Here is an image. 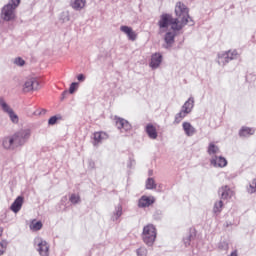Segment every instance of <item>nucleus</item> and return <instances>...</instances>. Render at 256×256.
I'll return each instance as SVG.
<instances>
[{
	"label": "nucleus",
	"mask_w": 256,
	"mask_h": 256,
	"mask_svg": "<svg viewBox=\"0 0 256 256\" xmlns=\"http://www.w3.org/2000/svg\"><path fill=\"white\" fill-rule=\"evenodd\" d=\"M177 18L171 16V29L172 31H182L185 25L189 23V8L182 2H178L175 8Z\"/></svg>",
	"instance_id": "nucleus-1"
},
{
	"label": "nucleus",
	"mask_w": 256,
	"mask_h": 256,
	"mask_svg": "<svg viewBox=\"0 0 256 256\" xmlns=\"http://www.w3.org/2000/svg\"><path fill=\"white\" fill-rule=\"evenodd\" d=\"M21 0H11L2 8L1 17L3 21H14L16 19L15 9L20 5Z\"/></svg>",
	"instance_id": "nucleus-2"
},
{
	"label": "nucleus",
	"mask_w": 256,
	"mask_h": 256,
	"mask_svg": "<svg viewBox=\"0 0 256 256\" xmlns=\"http://www.w3.org/2000/svg\"><path fill=\"white\" fill-rule=\"evenodd\" d=\"M144 243L151 247L153 246L156 237H157V232H156V228L153 224H149L147 226L144 227L143 229V234H142Z\"/></svg>",
	"instance_id": "nucleus-3"
},
{
	"label": "nucleus",
	"mask_w": 256,
	"mask_h": 256,
	"mask_svg": "<svg viewBox=\"0 0 256 256\" xmlns=\"http://www.w3.org/2000/svg\"><path fill=\"white\" fill-rule=\"evenodd\" d=\"M31 136L30 129H22L12 135V140L16 148L23 146Z\"/></svg>",
	"instance_id": "nucleus-4"
},
{
	"label": "nucleus",
	"mask_w": 256,
	"mask_h": 256,
	"mask_svg": "<svg viewBox=\"0 0 256 256\" xmlns=\"http://www.w3.org/2000/svg\"><path fill=\"white\" fill-rule=\"evenodd\" d=\"M238 52L237 50H228L226 52H222L218 54V65H227V63H230V61H233L234 59L238 58Z\"/></svg>",
	"instance_id": "nucleus-5"
},
{
	"label": "nucleus",
	"mask_w": 256,
	"mask_h": 256,
	"mask_svg": "<svg viewBox=\"0 0 256 256\" xmlns=\"http://www.w3.org/2000/svg\"><path fill=\"white\" fill-rule=\"evenodd\" d=\"M0 108L3 111V113L7 114L10 118V121L17 125L19 123V117L18 115L14 112V110L6 103L4 98H0Z\"/></svg>",
	"instance_id": "nucleus-6"
},
{
	"label": "nucleus",
	"mask_w": 256,
	"mask_h": 256,
	"mask_svg": "<svg viewBox=\"0 0 256 256\" xmlns=\"http://www.w3.org/2000/svg\"><path fill=\"white\" fill-rule=\"evenodd\" d=\"M39 89V82L36 78H29L26 80L25 84L23 85V92L29 93L32 91H36Z\"/></svg>",
	"instance_id": "nucleus-7"
},
{
	"label": "nucleus",
	"mask_w": 256,
	"mask_h": 256,
	"mask_svg": "<svg viewBox=\"0 0 256 256\" xmlns=\"http://www.w3.org/2000/svg\"><path fill=\"white\" fill-rule=\"evenodd\" d=\"M176 36H177V31L173 30V32H167L164 36L165 44H163V48L168 49L170 51V49H172L175 43Z\"/></svg>",
	"instance_id": "nucleus-8"
},
{
	"label": "nucleus",
	"mask_w": 256,
	"mask_h": 256,
	"mask_svg": "<svg viewBox=\"0 0 256 256\" xmlns=\"http://www.w3.org/2000/svg\"><path fill=\"white\" fill-rule=\"evenodd\" d=\"M115 123L117 129L120 131L124 130L125 132H129L132 129V125L124 118L115 116Z\"/></svg>",
	"instance_id": "nucleus-9"
},
{
	"label": "nucleus",
	"mask_w": 256,
	"mask_h": 256,
	"mask_svg": "<svg viewBox=\"0 0 256 256\" xmlns=\"http://www.w3.org/2000/svg\"><path fill=\"white\" fill-rule=\"evenodd\" d=\"M172 26V14L163 13L160 16V20L158 22V26L160 29H168V27Z\"/></svg>",
	"instance_id": "nucleus-10"
},
{
	"label": "nucleus",
	"mask_w": 256,
	"mask_h": 256,
	"mask_svg": "<svg viewBox=\"0 0 256 256\" xmlns=\"http://www.w3.org/2000/svg\"><path fill=\"white\" fill-rule=\"evenodd\" d=\"M218 195H220V201L229 200L233 196V191L230 189L228 185H224L218 189Z\"/></svg>",
	"instance_id": "nucleus-11"
},
{
	"label": "nucleus",
	"mask_w": 256,
	"mask_h": 256,
	"mask_svg": "<svg viewBox=\"0 0 256 256\" xmlns=\"http://www.w3.org/2000/svg\"><path fill=\"white\" fill-rule=\"evenodd\" d=\"M210 165L216 167V168H224L227 166V160L220 156H214V158H212V160H210Z\"/></svg>",
	"instance_id": "nucleus-12"
},
{
	"label": "nucleus",
	"mask_w": 256,
	"mask_h": 256,
	"mask_svg": "<svg viewBox=\"0 0 256 256\" xmlns=\"http://www.w3.org/2000/svg\"><path fill=\"white\" fill-rule=\"evenodd\" d=\"M23 203H24V197L23 196H18L15 201L12 203V205L10 206V210L17 214L22 206H23Z\"/></svg>",
	"instance_id": "nucleus-13"
},
{
	"label": "nucleus",
	"mask_w": 256,
	"mask_h": 256,
	"mask_svg": "<svg viewBox=\"0 0 256 256\" xmlns=\"http://www.w3.org/2000/svg\"><path fill=\"white\" fill-rule=\"evenodd\" d=\"M120 30L122 33L127 35L129 41H136L137 39V34L136 32L133 31V29L129 26H121Z\"/></svg>",
	"instance_id": "nucleus-14"
},
{
	"label": "nucleus",
	"mask_w": 256,
	"mask_h": 256,
	"mask_svg": "<svg viewBox=\"0 0 256 256\" xmlns=\"http://www.w3.org/2000/svg\"><path fill=\"white\" fill-rule=\"evenodd\" d=\"M40 256H49V245L45 240L40 239L38 242V249Z\"/></svg>",
	"instance_id": "nucleus-15"
},
{
	"label": "nucleus",
	"mask_w": 256,
	"mask_h": 256,
	"mask_svg": "<svg viewBox=\"0 0 256 256\" xmlns=\"http://www.w3.org/2000/svg\"><path fill=\"white\" fill-rule=\"evenodd\" d=\"M162 61H163V56L160 53H155L152 55L150 67H152V69H158Z\"/></svg>",
	"instance_id": "nucleus-16"
},
{
	"label": "nucleus",
	"mask_w": 256,
	"mask_h": 256,
	"mask_svg": "<svg viewBox=\"0 0 256 256\" xmlns=\"http://www.w3.org/2000/svg\"><path fill=\"white\" fill-rule=\"evenodd\" d=\"M155 203L154 199L144 195L139 199L138 207L139 208H148Z\"/></svg>",
	"instance_id": "nucleus-17"
},
{
	"label": "nucleus",
	"mask_w": 256,
	"mask_h": 256,
	"mask_svg": "<svg viewBox=\"0 0 256 256\" xmlns=\"http://www.w3.org/2000/svg\"><path fill=\"white\" fill-rule=\"evenodd\" d=\"M146 133L148 137L152 140H156L158 138L157 129L151 123L146 126Z\"/></svg>",
	"instance_id": "nucleus-18"
},
{
	"label": "nucleus",
	"mask_w": 256,
	"mask_h": 256,
	"mask_svg": "<svg viewBox=\"0 0 256 256\" xmlns=\"http://www.w3.org/2000/svg\"><path fill=\"white\" fill-rule=\"evenodd\" d=\"M183 130L188 137H192L196 134V128L193 127L190 122L183 123Z\"/></svg>",
	"instance_id": "nucleus-19"
},
{
	"label": "nucleus",
	"mask_w": 256,
	"mask_h": 256,
	"mask_svg": "<svg viewBox=\"0 0 256 256\" xmlns=\"http://www.w3.org/2000/svg\"><path fill=\"white\" fill-rule=\"evenodd\" d=\"M2 145H3V148L6 150H14L16 148V145L13 141L12 136L4 138Z\"/></svg>",
	"instance_id": "nucleus-20"
},
{
	"label": "nucleus",
	"mask_w": 256,
	"mask_h": 256,
	"mask_svg": "<svg viewBox=\"0 0 256 256\" xmlns=\"http://www.w3.org/2000/svg\"><path fill=\"white\" fill-rule=\"evenodd\" d=\"M70 5L75 11H81L86 5V0H71Z\"/></svg>",
	"instance_id": "nucleus-21"
},
{
	"label": "nucleus",
	"mask_w": 256,
	"mask_h": 256,
	"mask_svg": "<svg viewBox=\"0 0 256 256\" xmlns=\"http://www.w3.org/2000/svg\"><path fill=\"white\" fill-rule=\"evenodd\" d=\"M194 98L190 97L188 101L183 105L182 110H184L186 113L190 114L192 112V109L194 108Z\"/></svg>",
	"instance_id": "nucleus-22"
},
{
	"label": "nucleus",
	"mask_w": 256,
	"mask_h": 256,
	"mask_svg": "<svg viewBox=\"0 0 256 256\" xmlns=\"http://www.w3.org/2000/svg\"><path fill=\"white\" fill-rule=\"evenodd\" d=\"M254 134V130H252L249 127H242V129H240L239 135L240 137H249L252 136Z\"/></svg>",
	"instance_id": "nucleus-23"
},
{
	"label": "nucleus",
	"mask_w": 256,
	"mask_h": 256,
	"mask_svg": "<svg viewBox=\"0 0 256 256\" xmlns=\"http://www.w3.org/2000/svg\"><path fill=\"white\" fill-rule=\"evenodd\" d=\"M195 238H196V233L195 231L191 230L189 235L184 238L185 247H189L191 245V242L195 240Z\"/></svg>",
	"instance_id": "nucleus-24"
},
{
	"label": "nucleus",
	"mask_w": 256,
	"mask_h": 256,
	"mask_svg": "<svg viewBox=\"0 0 256 256\" xmlns=\"http://www.w3.org/2000/svg\"><path fill=\"white\" fill-rule=\"evenodd\" d=\"M43 227L41 221H36L35 219L30 224V229L34 232L40 231Z\"/></svg>",
	"instance_id": "nucleus-25"
},
{
	"label": "nucleus",
	"mask_w": 256,
	"mask_h": 256,
	"mask_svg": "<svg viewBox=\"0 0 256 256\" xmlns=\"http://www.w3.org/2000/svg\"><path fill=\"white\" fill-rule=\"evenodd\" d=\"M187 115H189V113H187L186 111H184V110L182 109L181 112H179V113L175 116L174 124H176V125L180 124L181 121H182Z\"/></svg>",
	"instance_id": "nucleus-26"
},
{
	"label": "nucleus",
	"mask_w": 256,
	"mask_h": 256,
	"mask_svg": "<svg viewBox=\"0 0 256 256\" xmlns=\"http://www.w3.org/2000/svg\"><path fill=\"white\" fill-rule=\"evenodd\" d=\"M122 210H123L122 205L118 204L116 206V210L114 212V215L112 216L113 222H116L122 216Z\"/></svg>",
	"instance_id": "nucleus-27"
},
{
	"label": "nucleus",
	"mask_w": 256,
	"mask_h": 256,
	"mask_svg": "<svg viewBox=\"0 0 256 256\" xmlns=\"http://www.w3.org/2000/svg\"><path fill=\"white\" fill-rule=\"evenodd\" d=\"M106 136V133L104 132H95L94 133V141L95 143L99 144L104 140V137Z\"/></svg>",
	"instance_id": "nucleus-28"
},
{
	"label": "nucleus",
	"mask_w": 256,
	"mask_h": 256,
	"mask_svg": "<svg viewBox=\"0 0 256 256\" xmlns=\"http://www.w3.org/2000/svg\"><path fill=\"white\" fill-rule=\"evenodd\" d=\"M219 152V147L214 143L208 145V155H215Z\"/></svg>",
	"instance_id": "nucleus-29"
},
{
	"label": "nucleus",
	"mask_w": 256,
	"mask_h": 256,
	"mask_svg": "<svg viewBox=\"0 0 256 256\" xmlns=\"http://www.w3.org/2000/svg\"><path fill=\"white\" fill-rule=\"evenodd\" d=\"M156 187H157V184H156L154 178H148V180L146 181L147 190H155Z\"/></svg>",
	"instance_id": "nucleus-30"
},
{
	"label": "nucleus",
	"mask_w": 256,
	"mask_h": 256,
	"mask_svg": "<svg viewBox=\"0 0 256 256\" xmlns=\"http://www.w3.org/2000/svg\"><path fill=\"white\" fill-rule=\"evenodd\" d=\"M223 209V200H220L216 203H214V214H220L222 212Z\"/></svg>",
	"instance_id": "nucleus-31"
},
{
	"label": "nucleus",
	"mask_w": 256,
	"mask_h": 256,
	"mask_svg": "<svg viewBox=\"0 0 256 256\" xmlns=\"http://www.w3.org/2000/svg\"><path fill=\"white\" fill-rule=\"evenodd\" d=\"M60 21H62V23H68V21H70V16H69V12H62L60 15Z\"/></svg>",
	"instance_id": "nucleus-32"
},
{
	"label": "nucleus",
	"mask_w": 256,
	"mask_h": 256,
	"mask_svg": "<svg viewBox=\"0 0 256 256\" xmlns=\"http://www.w3.org/2000/svg\"><path fill=\"white\" fill-rule=\"evenodd\" d=\"M218 249L222 251H228L229 250V244L227 241H220V244H218Z\"/></svg>",
	"instance_id": "nucleus-33"
},
{
	"label": "nucleus",
	"mask_w": 256,
	"mask_h": 256,
	"mask_svg": "<svg viewBox=\"0 0 256 256\" xmlns=\"http://www.w3.org/2000/svg\"><path fill=\"white\" fill-rule=\"evenodd\" d=\"M78 87H79V83L78 82L71 83L70 88H69V93L71 95H73L78 90Z\"/></svg>",
	"instance_id": "nucleus-34"
},
{
	"label": "nucleus",
	"mask_w": 256,
	"mask_h": 256,
	"mask_svg": "<svg viewBox=\"0 0 256 256\" xmlns=\"http://www.w3.org/2000/svg\"><path fill=\"white\" fill-rule=\"evenodd\" d=\"M148 250L145 247H140L137 249V256H147Z\"/></svg>",
	"instance_id": "nucleus-35"
},
{
	"label": "nucleus",
	"mask_w": 256,
	"mask_h": 256,
	"mask_svg": "<svg viewBox=\"0 0 256 256\" xmlns=\"http://www.w3.org/2000/svg\"><path fill=\"white\" fill-rule=\"evenodd\" d=\"M15 65H18V67H23L25 65V60L21 57H17L14 61Z\"/></svg>",
	"instance_id": "nucleus-36"
},
{
	"label": "nucleus",
	"mask_w": 256,
	"mask_h": 256,
	"mask_svg": "<svg viewBox=\"0 0 256 256\" xmlns=\"http://www.w3.org/2000/svg\"><path fill=\"white\" fill-rule=\"evenodd\" d=\"M58 120H59V117H57V116L50 117V119L48 120L49 126L56 125Z\"/></svg>",
	"instance_id": "nucleus-37"
},
{
	"label": "nucleus",
	"mask_w": 256,
	"mask_h": 256,
	"mask_svg": "<svg viewBox=\"0 0 256 256\" xmlns=\"http://www.w3.org/2000/svg\"><path fill=\"white\" fill-rule=\"evenodd\" d=\"M70 202L72 204H78L80 202V197L77 196L76 194H72L70 197Z\"/></svg>",
	"instance_id": "nucleus-38"
},
{
	"label": "nucleus",
	"mask_w": 256,
	"mask_h": 256,
	"mask_svg": "<svg viewBox=\"0 0 256 256\" xmlns=\"http://www.w3.org/2000/svg\"><path fill=\"white\" fill-rule=\"evenodd\" d=\"M6 247H7L6 241L0 242V256H2L4 254Z\"/></svg>",
	"instance_id": "nucleus-39"
},
{
	"label": "nucleus",
	"mask_w": 256,
	"mask_h": 256,
	"mask_svg": "<svg viewBox=\"0 0 256 256\" xmlns=\"http://www.w3.org/2000/svg\"><path fill=\"white\" fill-rule=\"evenodd\" d=\"M250 189L249 192L250 194H253L256 192V179H254V181H252V184L250 185Z\"/></svg>",
	"instance_id": "nucleus-40"
},
{
	"label": "nucleus",
	"mask_w": 256,
	"mask_h": 256,
	"mask_svg": "<svg viewBox=\"0 0 256 256\" xmlns=\"http://www.w3.org/2000/svg\"><path fill=\"white\" fill-rule=\"evenodd\" d=\"M162 215H163L162 211H161V210H157V211L155 212V214H154V218H155L156 220H161V219H162Z\"/></svg>",
	"instance_id": "nucleus-41"
},
{
	"label": "nucleus",
	"mask_w": 256,
	"mask_h": 256,
	"mask_svg": "<svg viewBox=\"0 0 256 256\" xmlns=\"http://www.w3.org/2000/svg\"><path fill=\"white\" fill-rule=\"evenodd\" d=\"M77 79H78V81H79L80 83H83V82H85L86 77H85L84 74H79V75L77 76Z\"/></svg>",
	"instance_id": "nucleus-42"
},
{
	"label": "nucleus",
	"mask_w": 256,
	"mask_h": 256,
	"mask_svg": "<svg viewBox=\"0 0 256 256\" xmlns=\"http://www.w3.org/2000/svg\"><path fill=\"white\" fill-rule=\"evenodd\" d=\"M68 95V90L63 91L61 95V101L63 102L66 99V96Z\"/></svg>",
	"instance_id": "nucleus-43"
},
{
	"label": "nucleus",
	"mask_w": 256,
	"mask_h": 256,
	"mask_svg": "<svg viewBox=\"0 0 256 256\" xmlns=\"http://www.w3.org/2000/svg\"><path fill=\"white\" fill-rule=\"evenodd\" d=\"M46 113H47V110L46 109H42V111H40L39 113L34 112V115L35 116H37V115L41 116V115H45Z\"/></svg>",
	"instance_id": "nucleus-44"
},
{
	"label": "nucleus",
	"mask_w": 256,
	"mask_h": 256,
	"mask_svg": "<svg viewBox=\"0 0 256 256\" xmlns=\"http://www.w3.org/2000/svg\"><path fill=\"white\" fill-rule=\"evenodd\" d=\"M188 24L190 25V27H193V25L195 24L194 20L190 17L189 15V18H188Z\"/></svg>",
	"instance_id": "nucleus-45"
},
{
	"label": "nucleus",
	"mask_w": 256,
	"mask_h": 256,
	"mask_svg": "<svg viewBox=\"0 0 256 256\" xmlns=\"http://www.w3.org/2000/svg\"><path fill=\"white\" fill-rule=\"evenodd\" d=\"M228 256H238V251L237 250H234L232 251V253H230V255Z\"/></svg>",
	"instance_id": "nucleus-46"
},
{
	"label": "nucleus",
	"mask_w": 256,
	"mask_h": 256,
	"mask_svg": "<svg viewBox=\"0 0 256 256\" xmlns=\"http://www.w3.org/2000/svg\"><path fill=\"white\" fill-rule=\"evenodd\" d=\"M90 167L93 169L95 167V163L93 161H90Z\"/></svg>",
	"instance_id": "nucleus-47"
},
{
	"label": "nucleus",
	"mask_w": 256,
	"mask_h": 256,
	"mask_svg": "<svg viewBox=\"0 0 256 256\" xmlns=\"http://www.w3.org/2000/svg\"><path fill=\"white\" fill-rule=\"evenodd\" d=\"M134 160H130V163L128 164V168H131V166L133 165Z\"/></svg>",
	"instance_id": "nucleus-48"
},
{
	"label": "nucleus",
	"mask_w": 256,
	"mask_h": 256,
	"mask_svg": "<svg viewBox=\"0 0 256 256\" xmlns=\"http://www.w3.org/2000/svg\"><path fill=\"white\" fill-rule=\"evenodd\" d=\"M153 175V170H149V176Z\"/></svg>",
	"instance_id": "nucleus-49"
},
{
	"label": "nucleus",
	"mask_w": 256,
	"mask_h": 256,
	"mask_svg": "<svg viewBox=\"0 0 256 256\" xmlns=\"http://www.w3.org/2000/svg\"><path fill=\"white\" fill-rule=\"evenodd\" d=\"M2 233H3V228L0 227V236H2Z\"/></svg>",
	"instance_id": "nucleus-50"
}]
</instances>
